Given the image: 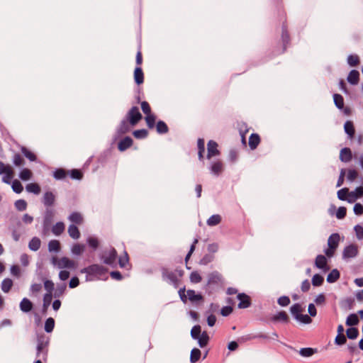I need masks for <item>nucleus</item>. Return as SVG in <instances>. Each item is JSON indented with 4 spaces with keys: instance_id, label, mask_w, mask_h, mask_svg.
<instances>
[{
    "instance_id": "nucleus-53",
    "label": "nucleus",
    "mask_w": 363,
    "mask_h": 363,
    "mask_svg": "<svg viewBox=\"0 0 363 363\" xmlns=\"http://www.w3.org/2000/svg\"><path fill=\"white\" fill-rule=\"evenodd\" d=\"M324 279L320 274H315L313 276L312 279V284L313 286H319L323 283Z\"/></svg>"
},
{
    "instance_id": "nucleus-31",
    "label": "nucleus",
    "mask_w": 363,
    "mask_h": 363,
    "mask_svg": "<svg viewBox=\"0 0 363 363\" xmlns=\"http://www.w3.org/2000/svg\"><path fill=\"white\" fill-rule=\"evenodd\" d=\"M145 119L149 128L152 129L155 127L156 116L154 113H150L146 115Z\"/></svg>"
},
{
    "instance_id": "nucleus-44",
    "label": "nucleus",
    "mask_w": 363,
    "mask_h": 363,
    "mask_svg": "<svg viewBox=\"0 0 363 363\" xmlns=\"http://www.w3.org/2000/svg\"><path fill=\"white\" fill-rule=\"evenodd\" d=\"M52 296L50 294H45L43 298V312H46L48 308L52 302Z\"/></svg>"
},
{
    "instance_id": "nucleus-50",
    "label": "nucleus",
    "mask_w": 363,
    "mask_h": 363,
    "mask_svg": "<svg viewBox=\"0 0 363 363\" xmlns=\"http://www.w3.org/2000/svg\"><path fill=\"white\" fill-rule=\"evenodd\" d=\"M133 135H134L135 138H136L138 139H141V138H146L148 135V132H147V130H146L145 129H141V130H135L133 133Z\"/></svg>"
},
{
    "instance_id": "nucleus-37",
    "label": "nucleus",
    "mask_w": 363,
    "mask_h": 363,
    "mask_svg": "<svg viewBox=\"0 0 363 363\" xmlns=\"http://www.w3.org/2000/svg\"><path fill=\"white\" fill-rule=\"evenodd\" d=\"M197 340L200 347H203L208 345L209 337L206 332H203Z\"/></svg>"
},
{
    "instance_id": "nucleus-14",
    "label": "nucleus",
    "mask_w": 363,
    "mask_h": 363,
    "mask_svg": "<svg viewBox=\"0 0 363 363\" xmlns=\"http://www.w3.org/2000/svg\"><path fill=\"white\" fill-rule=\"evenodd\" d=\"M211 169L214 174L219 175L224 170V164L222 161L217 160L212 164Z\"/></svg>"
},
{
    "instance_id": "nucleus-29",
    "label": "nucleus",
    "mask_w": 363,
    "mask_h": 363,
    "mask_svg": "<svg viewBox=\"0 0 363 363\" xmlns=\"http://www.w3.org/2000/svg\"><path fill=\"white\" fill-rule=\"evenodd\" d=\"M221 281V275L217 272H213L208 274V284H217Z\"/></svg>"
},
{
    "instance_id": "nucleus-17",
    "label": "nucleus",
    "mask_w": 363,
    "mask_h": 363,
    "mask_svg": "<svg viewBox=\"0 0 363 363\" xmlns=\"http://www.w3.org/2000/svg\"><path fill=\"white\" fill-rule=\"evenodd\" d=\"M134 79L138 85L142 84L144 82V73L140 67H138L134 71Z\"/></svg>"
},
{
    "instance_id": "nucleus-34",
    "label": "nucleus",
    "mask_w": 363,
    "mask_h": 363,
    "mask_svg": "<svg viewBox=\"0 0 363 363\" xmlns=\"http://www.w3.org/2000/svg\"><path fill=\"white\" fill-rule=\"evenodd\" d=\"M19 177L22 180L27 181L32 178L33 172L30 169L25 168L20 172Z\"/></svg>"
},
{
    "instance_id": "nucleus-7",
    "label": "nucleus",
    "mask_w": 363,
    "mask_h": 363,
    "mask_svg": "<svg viewBox=\"0 0 363 363\" xmlns=\"http://www.w3.org/2000/svg\"><path fill=\"white\" fill-rule=\"evenodd\" d=\"M53 262L58 266L59 268L74 269L77 267L76 262L67 257H62L60 259H53Z\"/></svg>"
},
{
    "instance_id": "nucleus-63",
    "label": "nucleus",
    "mask_w": 363,
    "mask_h": 363,
    "mask_svg": "<svg viewBox=\"0 0 363 363\" xmlns=\"http://www.w3.org/2000/svg\"><path fill=\"white\" fill-rule=\"evenodd\" d=\"M347 341L346 337L344 334H337L335 337V343L338 345H344Z\"/></svg>"
},
{
    "instance_id": "nucleus-58",
    "label": "nucleus",
    "mask_w": 363,
    "mask_h": 363,
    "mask_svg": "<svg viewBox=\"0 0 363 363\" xmlns=\"http://www.w3.org/2000/svg\"><path fill=\"white\" fill-rule=\"evenodd\" d=\"M22 152L24 154V155L30 161H35L36 160V156L35 155L30 151L29 150L23 147L22 149Z\"/></svg>"
},
{
    "instance_id": "nucleus-49",
    "label": "nucleus",
    "mask_w": 363,
    "mask_h": 363,
    "mask_svg": "<svg viewBox=\"0 0 363 363\" xmlns=\"http://www.w3.org/2000/svg\"><path fill=\"white\" fill-rule=\"evenodd\" d=\"M347 179L351 181V182H353L354 180H355L358 176H359V172H357V170L354 169H347Z\"/></svg>"
},
{
    "instance_id": "nucleus-33",
    "label": "nucleus",
    "mask_w": 363,
    "mask_h": 363,
    "mask_svg": "<svg viewBox=\"0 0 363 363\" xmlns=\"http://www.w3.org/2000/svg\"><path fill=\"white\" fill-rule=\"evenodd\" d=\"M156 129H157V133L160 134L167 133L169 130V128H168V126L167 125V124L162 121H160L157 122V123L156 125Z\"/></svg>"
},
{
    "instance_id": "nucleus-21",
    "label": "nucleus",
    "mask_w": 363,
    "mask_h": 363,
    "mask_svg": "<svg viewBox=\"0 0 363 363\" xmlns=\"http://www.w3.org/2000/svg\"><path fill=\"white\" fill-rule=\"evenodd\" d=\"M259 143L260 137L258 134L253 133L250 135L249 139V146L251 148V150L256 149Z\"/></svg>"
},
{
    "instance_id": "nucleus-22",
    "label": "nucleus",
    "mask_w": 363,
    "mask_h": 363,
    "mask_svg": "<svg viewBox=\"0 0 363 363\" xmlns=\"http://www.w3.org/2000/svg\"><path fill=\"white\" fill-rule=\"evenodd\" d=\"M69 235L75 240H77L80 238L81 233L79 232V228L75 225H70L67 230Z\"/></svg>"
},
{
    "instance_id": "nucleus-2",
    "label": "nucleus",
    "mask_w": 363,
    "mask_h": 363,
    "mask_svg": "<svg viewBox=\"0 0 363 363\" xmlns=\"http://www.w3.org/2000/svg\"><path fill=\"white\" fill-rule=\"evenodd\" d=\"M304 310V308L299 303H296L291 307V312L296 320L303 323H311L312 322V319L308 315L303 314Z\"/></svg>"
},
{
    "instance_id": "nucleus-55",
    "label": "nucleus",
    "mask_w": 363,
    "mask_h": 363,
    "mask_svg": "<svg viewBox=\"0 0 363 363\" xmlns=\"http://www.w3.org/2000/svg\"><path fill=\"white\" fill-rule=\"evenodd\" d=\"M190 280L192 283L196 284L199 283L202 280V278L199 272L195 271L190 274Z\"/></svg>"
},
{
    "instance_id": "nucleus-15",
    "label": "nucleus",
    "mask_w": 363,
    "mask_h": 363,
    "mask_svg": "<svg viewBox=\"0 0 363 363\" xmlns=\"http://www.w3.org/2000/svg\"><path fill=\"white\" fill-rule=\"evenodd\" d=\"M363 196V186H359L354 191L350 193V198H348V202L353 203L357 199Z\"/></svg>"
},
{
    "instance_id": "nucleus-9",
    "label": "nucleus",
    "mask_w": 363,
    "mask_h": 363,
    "mask_svg": "<svg viewBox=\"0 0 363 363\" xmlns=\"http://www.w3.org/2000/svg\"><path fill=\"white\" fill-rule=\"evenodd\" d=\"M358 253V247L357 245L352 244L346 247L343 251L342 256L345 259L352 258L357 256Z\"/></svg>"
},
{
    "instance_id": "nucleus-3",
    "label": "nucleus",
    "mask_w": 363,
    "mask_h": 363,
    "mask_svg": "<svg viewBox=\"0 0 363 363\" xmlns=\"http://www.w3.org/2000/svg\"><path fill=\"white\" fill-rule=\"evenodd\" d=\"M340 235L337 233L332 234L328 240V247L325 250V255L328 257H332L339 245Z\"/></svg>"
},
{
    "instance_id": "nucleus-42",
    "label": "nucleus",
    "mask_w": 363,
    "mask_h": 363,
    "mask_svg": "<svg viewBox=\"0 0 363 363\" xmlns=\"http://www.w3.org/2000/svg\"><path fill=\"white\" fill-rule=\"evenodd\" d=\"M49 250L54 252H59L60 250V242L57 240L50 241L48 245Z\"/></svg>"
},
{
    "instance_id": "nucleus-60",
    "label": "nucleus",
    "mask_w": 363,
    "mask_h": 363,
    "mask_svg": "<svg viewBox=\"0 0 363 363\" xmlns=\"http://www.w3.org/2000/svg\"><path fill=\"white\" fill-rule=\"evenodd\" d=\"M44 287L45 290L48 291L47 294H50L52 295V291L54 289V284L52 281L46 280L44 282Z\"/></svg>"
},
{
    "instance_id": "nucleus-36",
    "label": "nucleus",
    "mask_w": 363,
    "mask_h": 363,
    "mask_svg": "<svg viewBox=\"0 0 363 363\" xmlns=\"http://www.w3.org/2000/svg\"><path fill=\"white\" fill-rule=\"evenodd\" d=\"M351 191H349L348 188H343L338 191L337 196L340 200L348 201V198H350V193Z\"/></svg>"
},
{
    "instance_id": "nucleus-46",
    "label": "nucleus",
    "mask_w": 363,
    "mask_h": 363,
    "mask_svg": "<svg viewBox=\"0 0 363 363\" xmlns=\"http://www.w3.org/2000/svg\"><path fill=\"white\" fill-rule=\"evenodd\" d=\"M55 326V320L52 318H49L46 320L45 324V330L48 333H50L53 330Z\"/></svg>"
},
{
    "instance_id": "nucleus-25",
    "label": "nucleus",
    "mask_w": 363,
    "mask_h": 363,
    "mask_svg": "<svg viewBox=\"0 0 363 363\" xmlns=\"http://www.w3.org/2000/svg\"><path fill=\"white\" fill-rule=\"evenodd\" d=\"M272 319L274 321H281L284 323H288L289 320V315L285 311L279 312L277 314L274 315Z\"/></svg>"
},
{
    "instance_id": "nucleus-57",
    "label": "nucleus",
    "mask_w": 363,
    "mask_h": 363,
    "mask_svg": "<svg viewBox=\"0 0 363 363\" xmlns=\"http://www.w3.org/2000/svg\"><path fill=\"white\" fill-rule=\"evenodd\" d=\"M201 329L200 325H195L191 330V336L194 339H199L201 335Z\"/></svg>"
},
{
    "instance_id": "nucleus-4",
    "label": "nucleus",
    "mask_w": 363,
    "mask_h": 363,
    "mask_svg": "<svg viewBox=\"0 0 363 363\" xmlns=\"http://www.w3.org/2000/svg\"><path fill=\"white\" fill-rule=\"evenodd\" d=\"M82 272H85L89 275H93L99 279L103 278L107 272L106 269L99 264H92L82 270Z\"/></svg>"
},
{
    "instance_id": "nucleus-5",
    "label": "nucleus",
    "mask_w": 363,
    "mask_h": 363,
    "mask_svg": "<svg viewBox=\"0 0 363 363\" xmlns=\"http://www.w3.org/2000/svg\"><path fill=\"white\" fill-rule=\"evenodd\" d=\"M48 340L42 335L38 339L37 345V357L42 358L45 360L48 354Z\"/></svg>"
},
{
    "instance_id": "nucleus-10",
    "label": "nucleus",
    "mask_w": 363,
    "mask_h": 363,
    "mask_svg": "<svg viewBox=\"0 0 363 363\" xmlns=\"http://www.w3.org/2000/svg\"><path fill=\"white\" fill-rule=\"evenodd\" d=\"M220 151L218 150V144L213 140H210L208 143V155L207 158L211 159L212 157L218 155Z\"/></svg>"
},
{
    "instance_id": "nucleus-56",
    "label": "nucleus",
    "mask_w": 363,
    "mask_h": 363,
    "mask_svg": "<svg viewBox=\"0 0 363 363\" xmlns=\"http://www.w3.org/2000/svg\"><path fill=\"white\" fill-rule=\"evenodd\" d=\"M72 179H81L83 177L82 172L79 169H74L69 172V174Z\"/></svg>"
},
{
    "instance_id": "nucleus-40",
    "label": "nucleus",
    "mask_w": 363,
    "mask_h": 363,
    "mask_svg": "<svg viewBox=\"0 0 363 363\" xmlns=\"http://www.w3.org/2000/svg\"><path fill=\"white\" fill-rule=\"evenodd\" d=\"M201 352L198 348H194L191 352L190 360L191 363L196 362L201 357Z\"/></svg>"
},
{
    "instance_id": "nucleus-27",
    "label": "nucleus",
    "mask_w": 363,
    "mask_h": 363,
    "mask_svg": "<svg viewBox=\"0 0 363 363\" xmlns=\"http://www.w3.org/2000/svg\"><path fill=\"white\" fill-rule=\"evenodd\" d=\"M65 225L62 222H58L52 228V232L55 235H60L65 230Z\"/></svg>"
},
{
    "instance_id": "nucleus-51",
    "label": "nucleus",
    "mask_w": 363,
    "mask_h": 363,
    "mask_svg": "<svg viewBox=\"0 0 363 363\" xmlns=\"http://www.w3.org/2000/svg\"><path fill=\"white\" fill-rule=\"evenodd\" d=\"M359 335V331L355 328H350L347 330V335L350 339H355Z\"/></svg>"
},
{
    "instance_id": "nucleus-1",
    "label": "nucleus",
    "mask_w": 363,
    "mask_h": 363,
    "mask_svg": "<svg viewBox=\"0 0 363 363\" xmlns=\"http://www.w3.org/2000/svg\"><path fill=\"white\" fill-rule=\"evenodd\" d=\"M142 118L143 116L138 107H132L127 113L125 119L121 122L118 129V133L122 135L129 132Z\"/></svg>"
},
{
    "instance_id": "nucleus-24",
    "label": "nucleus",
    "mask_w": 363,
    "mask_h": 363,
    "mask_svg": "<svg viewBox=\"0 0 363 363\" xmlns=\"http://www.w3.org/2000/svg\"><path fill=\"white\" fill-rule=\"evenodd\" d=\"M13 286V281L9 278H6L1 282V288L4 293H9Z\"/></svg>"
},
{
    "instance_id": "nucleus-48",
    "label": "nucleus",
    "mask_w": 363,
    "mask_h": 363,
    "mask_svg": "<svg viewBox=\"0 0 363 363\" xmlns=\"http://www.w3.org/2000/svg\"><path fill=\"white\" fill-rule=\"evenodd\" d=\"M347 62L351 67H356L359 64V58L357 55H351L348 57Z\"/></svg>"
},
{
    "instance_id": "nucleus-12",
    "label": "nucleus",
    "mask_w": 363,
    "mask_h": 363,
    "mask_svg": "<svg viewBox=\"0 0 363 363\" xmlns=\"http://www.w3.org/2000/svg\"><path fill=\"white\" fill-rule=\"evenodd\" d=\"M238 298L240 300V303L238 304L240 308H246L251 305V298L249 296L245 294H240Z\"/></svg>"
},
{
    "instance_id": "nucleus-8",
    "label": "nucleus",
    "mask_w": 363,
    "mask_h": 363,
    "mask_svg": "<svg viewBox=\"0 0 363 363\" xmlns=\"http://www.w3.org/2000/svg\"><path fill=\"white\" fill-rule=\"evenodd\" d=\"M116 257H117L116 250L114 248H111L108 250H106L104 252V254L102 255V259H103L104 263L111 265L115 262V261L116 259Z\"/></svg>"
},
{
    "instance_id": "nucleus-43",
    "label": "nucleus",
    "mask_w": 363,
    "mask_h": 363,
    "mask_svg": "<svg viewBox=\"0 0 363 363\" xmlns=\"http://www.w3.org/2000/svg\"><path fill=\"white\" fill-rule=\"evenodd\" d=\"M85 246L84 245L76 243L72 247V252L77 255H80L84 251Z\"/></svg>"
},
{
    "instance_id": "nucleus-16",
    "label": "nucleus",
    "mask_w": 363,
    "mask_h": 363,
    "mask_svg": "<svg viewBox=\"0 0 363 363\" xmlns=\"http://www.w3.org/2000/svg\"><path fill=\"white\" fill-rule=\"evenodd\" d=\"M352 151L348 147H345L340 151V159L344 162H348L352 160Z\"/></svg>"
},
{
    "instance_id": "nucleus-41",
    "label": "nucleus",
    "mask_w": 363,
    "mask_h": 363,
    "mask_svg": "<svg viewBox=\"0 0 363 363\" xmlns=\"http://www.w3.org/2000/svg\"><path fill=\"white\" fill-rule=\"evenodd\" d=\"M40 240L38 238H33L29 242V248L32 250L36 251L40 247Z\"/></svg>"
},
{
    "instance_id": "nucleus-54",
    "label": "nucleus",
    "mask_w": 363,
    "mask_h": 363,
    "mask_svg": "<svg viewBox=\"0 0 363 363\" xmlns=\"http://www.w3.org/2000/svg\"><path fill=\"white\" fill-rule=\"evenodd\" d=\"M25 163V160L23 159V157L19 155V154H16L14 155V157H13V164L17 166V167H21L22 165H23Z\"/></svg>"
},
{
    "instance_id": "nucleus-11",
    "label": "nucleus",
    "mask_w": 363,
    "mask_h": 363,
    "mask_svg": "<svg viewBox=\"0 0 363 363\" xmlns=\"http://www.w3.org/2000/svg\"><path fill=\"white\" fill-rule=\"evenodd\" d=\"M315 264L318 268L323 269L325 272L329 270L330 269L328 266V261L326 257L321 255L316 257Z\"/></svg>"
},
{
    "instance_id": "nucleus-23",
    "label": "nucleus",
    "mask_w": 363,
    "mask_h": 363,
    "mask_svg": "<svg viewBox=\"0 0 363 363\" xmlns=\"http://www.w3.org/2000/svg\"><path fill=\"white\" fill-rule=\"evenodd\" d=\"M20 308L22 311L27 313L32 310L33 303L29 299L24 298L20 303Z\"/></svg>"
},
{
    "instance_id": "nucleus-32",
    "label": "nucleus",
    "mask_w": 363,
    "mask_h": 363,
    "mask_svg": "<svg viewBox=\"0 0 363 363\" xmlns=\"http://www.w3.org/2000/svg\"><path fill=\"white\" fill-rule=\"evenodd\" d=\"M187 296L189 299L192 301H199L203 300V296L201 294H196L194 291L193 290H188L187 291Z\"/></svg>"
},
{
    "instance_id": "nucleus-61",
    "label": "nucleus",
    "mask_w": 363,
    "mask_h": 363,
    "mask_svg": "<svg viewBox=\"0 0 363 363\" xmlns=\"http://www.w3.org/2000/svg\"><path fill=\"white\" fill-rule=\"evenodd\" d=\"M11 273L13 276L18 278L21 275V269L18 265H13L11 268Z\"/></svg>"
},
{
    "instance_id": "nucleus-28",
    "label": "nucleus",
    "mask_w": 363,
    "mask_h": 363,
    "mask_svg": "<svg viewBox=\"0 0 363 363\" xmlns=\"http://www.w3.org/2000/svg\"><path fill=\"white\" fill-rule=\"evenodd\" d=\"M26 190L35 194H39L41 191L40 186L37 183H30L26 185Z\"/></svg>"
},
{
    "instance_id": "nucleus-13",
    "label": "nucleus",
    "mask_w": 363,
    "mask_h": 363,
    "mask_svg": "<svg viewBox=\"0 0 363 363\" xmlns=\"http://www.w3.org/2000/svg\"><path fill=\"white\" fill-rule=\"evenodd\" d=\"M69 220L73 223L72 225H81L84 223V217L79 212H74L69 216Z\"/></svg>"
},
{
    "instance_id": "nucleus-19",
    "label": "nucleus",
    "mask_w": 363,
    "mask_h": 363,
    "mask_svg": "<svg viewBox=\"0 0 363 363\" xmlns=\"http://www.w3.org/2000/svg\"><path fill=\"white\" fill-rule=\"evenodd\" d=\"M132 145L133 140L130 137H125L119 142L118 147L120 151H124L129 148Z\"/></svg>"
},
{
    "instance_id": "nucleus-45",
    "label": "nucleus",
    "mask_w": 363,
    "mask_h": 363,
    "mask_svg": "<svg viewBox=\"0 0 363 363\" xmlns=\"http://www.w3.org/2000/svg\"><path fill=\"white\" fill-rule=\"evenodd\" d=\"M11 186L13 190L17 194L21 193L23 190L21 183L18 179L13 181Z\"/></svg>"
},
{
    "instance_id": "nucleus-38",
    "label": "nucleus",
    "mask_w": 363,
    "mask_h": 363,
    "mask_svg": "<svg viewBox=\"0 0 363 363\" xmlns=\"http://www.w3.org/2000/svg\"><path fill=\"white\" fill-rule=\"evenodd\" d=\"M69 174V172L64 169H57L54 173V176L57 179H65Z\"/></svg>"
},
{
    "instance_id": "nucleus-62",
    "label": "nucleus",
    "mask_w": 363,
    "mask_h": 363,
    "mask_svg": "<svg viewBox=\"0 0 363 363\" xmlns=\"http://www.w3.org/2000/svg\"><path fill=\"white\" fill-rule=\"evenodd\" d=\"M141 108L145 116L152 113L150 106L147 101H143L141 103Z\"/></svg>"
},
{
    "instance_id": "nucleus-26",
    "label": "nucleus",
    "mask_w": 363,
    "mask_h": 363,
    "mask_svg": "<svg viewBox=\"0 0 363 363\" xmlns=\"http://www.w3.org/2000/svg\"><path fill=\"white\" fill-rule=\"evenodd\" d=\"M359 73L357 70H352L350 72L347 80L352 84H357L359 82Z\"/></svg>"
},
{
    "instance_id": "nucleus-30",
    "label": "nucleus",
    "mask_w": 363,
    "mask_h": 363,
    "mask_svg": "<svg viewBox=\"0 0 363 363\" xmlns=\"http://www.w3.org/2000/svg\"><path fill=\"white\" fill-rule=\"evenodd\" d=\"M222 220V218L220 215H213L211 217H210L207 220V224L209 226H214L217 225L219 223H220Z\"/></svg>"
},
{
    "instance_id": "nucleus-6",
    "label": "nucleus",
    "mask_w": 363,
    "mask_h": 363,
    "mask_svg": "<svg viewBox=\"0 0 363 363\" xmlns=\"http://www.w3.org/2000/svg\"><path fill=\"white\" fill-rule=\"evenodd\" d=\"M0 174L4 175L2 178L4 182L11 184V179L14 177V170L11 165L0 162Z\"/></svg>"
},
{
    "instance_id": "nucleus-18",
    "label": "nucleus",
    "mask_w": 363,
    "mask_h": 363,
    "mask_svg": "<svg viewBox=\"0 0 363 363\" xmlns=\"http://www.w3.org/2000/svg\"><path fill=\"white\" fill-rule=\"evenodd\" d=\"M55 201V196L51 191H47L43 196V203L47 206H52Z\"/></svg>"
},
{
    "instance_id": "nucleus-35",
    "label": "nucleus",
    "mask_w": 363,
    "mask_h": 363,
    "mask_svg": "<svg viewBox=\"0 0 363 363\" xmlns=\"http://www.w3.org/2000/svg\"><path fill=\"white\" fill-rule=\"evenodd\" d=\"M359 318L357 314H350L346 320V324L349 326H354L359 323Z\"/></svg>"
},
{
    "instance_id": "nucleus-64",
    "label": "nucleus",
    "mask_w": 363,
    "mask_h": 363,
    "mask_svg": "<svg viewBox=\"0 0 363 363\" xmlns=\"http://www.w3.org/2000/svg\"><path fill=\"white\" fill-rule=\"evenodd\" d=\"M354 231L356 236L359 240L363 239V228L360 225H356L354 227Z\"/></svg>"
},
{
    "instance_id": "nucleus-20",
    "label": "nucleus",
    "mask_w": 363,
    "mask_h": 363,
    "mask_svg": "<svg viewBox=\"0 0 363 363\" xmlns=\"http://www.w3.org/2000/svg\"><path fill=\"white\" fill-rule=\"evenodd\" d=\"M345 131L348 135L350 139H352L354 136L355 128L354 126V123L351 121H347L345 124Z\"/></svg>"
},
{
    "instance_id": "nucleus-52",
    "label": "nucleus",
    "mask_w": 363,
    "mask_h": 363,
    "mask_svg": "<svg viewBox=\"0 0 363 363\" xmlns=\"http://www.w3.org/2000/svg\"><path fill=\"white\" fill-rule=\"evenodd\" d=\"M15 206L18 211H24L27 208V203L25 200L19 199L15 202Z\"/></svg>"
},
{
    "instance_id": "nucleus-39",
    "label": "nucleus",
    "mask_w": 363,
    "mask_h": 363,
    "mask_svg": "<svg viewBox=\"0 0 363 363\" xmlns=\"http://www.w3.org/2000/svg\"><path fill=\"white\" fill-rule=\"evenodd\" d=\"M340 277V273L337 269H333L330 272L327 277V281L329 283L335 282Z\"/></svg>"
},
{
    "instance_id": "nucleus-59",
    "label": "nucleus",
    "mask_w": 363,
    "mask_h": 363,
    "mask_svg": "<svg viewBox=\"0 0 363 363\" xmlns=\"http://www.w3.org/2000/svg\"><path fill=\"white\" fill-rule=\"evenodd\" d=\"M88 244L93 249H96L99 247V242L96 238L95 237H89L87 239Z\"/></svg>"
},
{
    "instance_id": "nucleus-47",
    "label": "nucleus",
    "mask_w": 363,
    "mask_h": 363,
    "mask_svg": "<svg viewBox=\"0 0 363 363\" xmlns=\"http://www.w3.org/2000/svg\"><path fill=\"white\" fill-rule=\"evenodd\" d=\"M333 97H334L335 104L337 106V107L340 109L342 108L344 106L343 97L340 94H335Z\"/></svg>"
}]
</instances>
